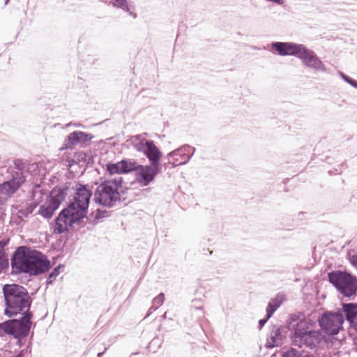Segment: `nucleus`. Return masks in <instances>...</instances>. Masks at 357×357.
Here are the masks:
<instances>
[{"mask_svg":"<svg viewBox=\"0 0 357 357\" xmlns=\"http://www.w3.org/2000/svg\"><path fill=\"white\" fill-rule=\"evenodd\" d=\"M337 312L342 313L349 323H353L357 317V305L354 303H343L342 310Z\"/></svg>","mask_w":357,"mask_h":357,"instance_id":"obj_16","label":"nucleus"},{"mask_svg":"<svg viewBox=\"0 0 357 357\" xmlns=\"http://www.w3.org/2000/svg\"><path fill=\"white\" fill-rule=\"evenodd\" d=\"M122 183L121 176L102 182L94 192L95 202L107 207L115 206L121 199H125Z\"/></svg>","mask_w":357,"mask_h":357,"instance_id":"obj_5","label":"nucleus"},{"mask_svg":"<svg viewBox=\"0 0 357 357\" xmlns=\"http://www.w3.org/2000/svg\"><path fill=\"white\" fill-rule=\"evenodd\" d=\"M110 3L114 7L120 8L122 10L128 13L131 17H132V18H137V13L133 12V10L135 9L133 4L130 2H128L127 0H112Z\"/></svg>","mask_w":357,"mask_h":357,"instance_id":"obj_17","label":"nucleus"},{"mask_svg":"<svg viewBox=\"0 0 357 357\" xmlns=\"http://www.w3.org/2000/svg\"><path fill=\"white\" fill-rule=\"evenodd\" d=\"M340 77L348 84L351 85L353 87L357 89V81L346 75L343 73H340Z\"/></svg>","mask_w":357,"mask_h":357,"instance_id":"obj_26","label":"nucleus"},{"mask_svg":"<svg viewBox=\"0 0 357 357\" xmlns=\"http://www.w3.org/2000/svg\"><path fill=\"white\" fill-rule=\"evenodd\" d=\"M128 142H130L136 151L144 153L150 141L146 140L142 135H137L131 137Z\"/></svg>","mask_w":357,"mask_h":357,"instance_id":"obj_18","label":"nucleus"},{"mask_svg":"<svg viewBox=\"0 0 357 357\" xmlns=\"http://www.w3.org/2000/svg\"><path fill=\"white\" fill-rule=\"evenodd\" d=\"M159 172L160 167L139 165L135 173V180L141 186H147L154 180Z\"/></svg>","mask_w":357,"mask_h":357,"instance_id":"obj_11","label":"nucleus"},{"mask_svg":"<svg viewBox=\"0 0 357 357\" xmlns=\"http://www.w3.org/2000/svg\"><path fill=\"white\" fill-rule=\"evenodd\" d=\"M351 264L357 268V255H352L349 257Z\"/></svg>","mask_w":357,"mask_h":357,"instance_id":"obj_27","label":"nucleus"},{"mask_svg":"<svg viewBox=\"0 0 357 357\" xmlns=\"http://www.w3.org/2000/svg\"><path fill=\"white\" fill-rule=\"evenodd\" d=\"M271 47L280 56H294L301 60L303 63L315 70L326 72V68L317 54L303 44L286 42H273Z\"/></svg>","mask_w":357,"mask_h":357,"instance_id":"obj_4","label":"nucleus"},{"mask_svg":"<svg viewBox=\"0 0 357 357\" xmlns=\"http://www.w3.org/2000/svg\"><path fill=\"white\" fill-rule=\"evenodd\" d=\"M281 303L282 297L280 296H277L268 303L266 307L267 319L271 317L275 311L280 306Z\"/></svg>","mask_w":357,"mask_h":357,"instance_id":"obj_20","label":"nucleus"},{"mask_svg":"<svg viewBox=\"0 0 357 357\" xmlns=\"http://www.w3.org/2000/svg\"><path fill=\"white\" fill-rule=\"evenodd\" d=\"M103 353H98V357H100L102 355Z\"/></svg>","mask_w":357,"mask_h":357,"instance_id":"obj_35","label":"nucleus"},{"mask_svg":"<svg viewBox=\"0 0 357 357\" xmlns=\"http://www.w3.org/2000/svg\"><path fill=\"white\" fill-rule=\"evenodd\" d=\"M268 319H267L266 317V319H262L259 320V324L260 325V328H261L266 324Z\"/></svg>","mask_w":357,"mask_h":357,"instance_id":"obj_29","label":"nucleus"},{"mask_svg":"<svg viewBox=\"0 0 357 357\" xmlns=\"http://www.w3.org/2000/svg\"><path fill=\"white\" fill-rule=\"evenodd\" d=\"M90 135L81 131H75L70 133L64 142V148L73 149L78 144H84L91 139Z\"/></svg>","mask_w":357,"mask_h":357,"instance_id":"obj_13","label":"nucleus"},{"mask_svg":"<svg viewBox=\"0 0 357 357\" xmlns=\"http://www.w3.org/2000/svg\"><path fill=\"white\" fill-rule=\"evenodd\" d=\"M73 200L56 219V233H63L68 227L86 216L92 192L81 184L76 185Z\"/></svg>","mask_w":357,"mask_h":357,"instance_id":"obj_2","label":"nucleus"},{"mask_svg":"<svg viewBox=\"0 0 357 357\" xmlns=\"http://www.w3.org/2000/svg\"><path fill=\"white\" fill-rule=\"evenodd\" d=\"M143 153L146 155L151 165L159 167L162 153L153 141L149 142V145L146 146Z\"/></svg>","mask_w":357,"mask_h":357,"instance_id":"obj_14","label":"nucleus"},{"mask_svg":"<svg viewBox=\"0 0 357 357\" xmlns=\"http://www.w3.org/2000/svg\"><path fill=\"white\" fill-rule=\"evenodd\" d=\"M344 322L342 313L327 312L319 319L321 330L328 335H336Z\"/></svg>","mask_w":357,"mask_h":357,"instance_id":"obj_10","label":"nucleus"},{"mask_svg":"<svg viewBox=\"0 0 357 357\" xmlns=\"http://www.w3.org/2000/svg\"><path fill=\"white\" fill-rule=\"evenodd\" d=\"M162 318H163V319H166V318H167V312H165V313L164 314V315L162 316Z\"/></svg>","mask_w":357,"mask_h":357,"instance_id":"obj_33","label":"nucleus"},{"mask_svg":"<svg viewBox=\"0 0 357 357\" xmlns=\"http://www.w3.org/2000/svg\"><path fill=\"white\" fill-rule=\"evenodd\" d=\"M158 308L152 304V306L149 309L148 315L151 314L153 312L155 311Z\"/></svg>","mask_w":357,"mask_h":357,"instance_id":"obj_28","label":"nucleus"},{"mask_svg":"<svg viewBox=\"0 0 357 357\" xmlns=\"http://www.w3.org/2000/svg\"><path fill=\"white\" fill-rule=\"evenodd\" d=\"M282 343V335L280 328L273 326L270 331L266 342L267 347H278Z\"/></svg>","mask_w":357,"mask_h":357,"instance_id":"obj_15","label":"nucleus"},{"mask_svg":"<svg viewBox=\"0 0 357 357\" xmlns=\"http://www.w3.org/2000/svg\"><path fill=\"white\" fill-rule=\"evenodd\" d=\"M190 151H192V153L190 155H192V156L194 155V153H195L196 149L195 147L191 146Z\"/></svg>","mask_w":357,"mask_h":357,"instance_id":"obj_32","label":"nucleus"},{"mask_svg":"<svg viewBox=\"0 0 357 357\" xmlns=\"http://www.w3.org/2000/svg\"><path fill=\"white\" fill-rule=\"evenodd\" d=\"M7 245L6 241H0V245H1L2 251H4V247Z\"/></svg>","mask_w":357,"mask_h":357,"instance_id":"obj_31","label":"nucleus"},{"mask_svg":"<svg viewBox=\"0 0 357 357\" xmlns=\"http://www.w3.org/2000/svg\"><path fill=\"white\" fill-rule=\"evenodd\" d=\"M61 267V265L58 266L57 267L54 268L53 271L50 273L47 280V284H52L55 278L59 275V268Z\"/></svg>","mask_w":357,"mask_h":357,"instance_id":"obj_23","label":"nucleus"},{"mask_svg":"<svg viewBox=\"0 0 357 357\" xmlns=\"http://www.w3.org/2000/svg\"><path fill=\"white\" fill-rule=\"evenodd\" d=\"M121 167L123 169V174H128L132 172H136L139 167V164L135 159H125L121 160Z\"/></svg>","mask_w":357,"mask_h":357,"instance_id":"obj_19","label":"nucleus"},{"mask_svg":"<svg viewBox=\"0 0 357 357\" xmlns=\"http://www.w3.org/2000/svg\"><path fill=\"white\" fill-rule=\"evenodd\" d=\"M25 176L20 170L11 172V177L0 184V204H5L24 183Z\"/></svg>","mask_w":357,"mask_h":357,"instance_id":"obj_8","label":"nucleus"},{"mask_svg":"<svg viewBox=\"0 0 357 357\" xmlns=\"http://www.w3.org/2000/svg\"><path fill=\"white\" fill-rule=\"evenodd\" d=\"M191 146L185 144L181 147L169 152L167 157L172 158V166L176 167L187 164L192 158V155H189L190 152Z\"/></svg>","mask_w":357,"mask_h":357,"instance_id":"obj_12","label":"nucleus"},{"mask_svg":"<svg viewBox=\"0 0 357 357\" xmlns=\"http://www.w3.org/2000/svg\"><path fill=\"white\" fill-rule=\"evenodd\" d=\"M268 1L273 2L275 3H278L279 5H281L283 3V0H268Z\"/></svg>","mask_w":357,"mask_h":357,"instance_id":"obj_30","label":"nucleus"},{"mask_svg":"<svg viewBox=\"0 0 357 357\" xmlns=\"http://www.w3.org/2000/svg\"><path fill=\"white\" fill-rule=\"evenodd\" d=\"M38 205V204L36 203L35 202L27 204V205L22 206L18 213L20 215L26 217L34 211Z\"/></svg>","mask_w":357,"mask_h":357,"instance_id":"obj_22","label":"nucleus"},{"mask_svg":"<svg viewBox=\"0 0 357 357\" xmlns=\"http://www.w3.org/2000/svg\"><path fill=\"white\" fill-rule=\"evenodd\" d=\"M9 0H6V2L4 3V6H6L8 3Z\"/></svg>","mask_w":357,"mask_h":357,"instance_id":"obj_34","label":"nucleus"},{"mask_svg":"<svg viewBox=\"0 0 357 357\" xmlns=\"http://www.w3.org/2000/svg\"><path fill=\"white\" fill-rule=\"evenodd\" d=\"M65 197L66 193L61 188L52 190L50 195L46 197L45 201L40 205L38 213L45 218H50L64 200Z\"/></svg>","mask_w":357,"mask_h":357,"instance_id":"obj_9","label":"nucleus"},{"mask_svg":"<svg viewBox=\"0 0 357 357\" xmlns=\"http://www.w3.org/2000/svg\"><path fill=\"white\" fill-rule=\"evenodd\" d=\"M328 279L337 291L345 297H351L357 292L356 277L347 272L336 271L328 273Z\"/></svg>","mask_w":357,"mask_h":357,"instance_id":"obj_7","label":"nucleus"},{"mask_svg":"<svg viewBox=\"0 0 357 357\" xmlns=\"http://www.w3.org/2000/svg\"><path fill=\"white\" fill-rule=\"evenodd\" d=\"M121 165V160L116 163H108L106 165L107 171L109 174H123V169H122Z\"/></svg>","mask_w":357,"mask_h":357,"instance_id":"obj_21","label":"nucleus"},{"mask_svg":"<svg viewBox=\"0 0 357 357\" xmlns=\"http://www.w3.org/2000/svg\"><path fill=\"white\" fill-rule=\"evenodd\" d=\"M291 339L294 346L311 349L324 348L328 343L321 331L311 330L305 321H300L296 325Z\"/></svg>","mask_w":357,"mask_h":357,"instance_id":"obj_6","label":"nucleus"},{"mask_svg":"<svg viewBox=\"0 0 357 357\" xmlns=\"http://www.w3.org/2000/svg\"><path fill=\"white\" fill-rule=\"evenodd\" d=\"M282 357H303L301 352L296 349H291L284 352Z\"/></svg>","mask_w":357,"mask_h":357,"instance_id":"obj_25","label":"nucleus"},{"mask_svg":"<svg viewBox=\"0 0 357 357\" xmlns=\"http://www.w3.org/2000/svg\"><path fill=\"white\" fill-rule=\"evenodd\" d=\"M6 302L4 314L10 317L22 314L20 319H13L0 323V332L13 335L16 339L26 337L31 326L33 316L29 311L31 299L27 290L17 284H6L3 287Z\"/></svg>","mask_w":357,"mask_h":357,"instance_id":"obj_1","label":"nucleus"},{"mask_svg":"<svg viewBox=\"0 0 357 357\" xmlns=\"http://www.w3.org/2000/svg\"><path fill=\"white\" fill-rule=\"evenodd\" d=\"M165 301V295L162 293L158 294L156 297H155L153 300L152 304L158 308L160 306L162 305Z\"/></svg>","mask_w":357,"mask_h":357,"instance_id":"obj_24","label":"nucleus"},{"mask_svg":"<svg viewBox=\"0 0 357 357\" xmlns=\"http://www.w3.org/2000/svg\"><path fill=\"white\" fill-rule=\"evenodd\" d=\"M11 266L16 273L38 275L48 271L51 264L41 252L21 246L15 251L11 259Z\"/></svg>","mask_w":357,"mask_h":357,"instance_id":"obj_3","label":"nucleus"}]
</instances>
